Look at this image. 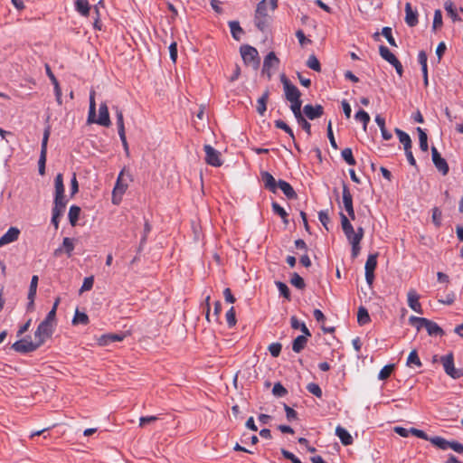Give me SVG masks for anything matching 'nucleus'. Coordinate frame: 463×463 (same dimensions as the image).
Instances as JSON below:
<instances>
[{"mask_svg": "<svg viewBox=\"0 0 463 463\" xmlns=\"http://www.w3.org/2000/svg\"><path fill=\"white\" fill-rule=\"evenodd\" d=\"M290 325L293 329H300L306 335H311L309 329L304 322H300L295 316L290 318Z\"/></svg>", "mask_w": 463, "mask_h": 463, "instance_id": "e433bc0d", "label": "nucleus"}, {"mask_svg": "<svg viewBox=\"0 0 463 463\" xmlns=\"http://www.w3.org/2000/svg\"><path fill=\"white\" fill-rule=\"evenodd\" d=\"M442 24V13L439 9H437L434 12L432 29L437 30L438 28L441 27Z\"/></svg>", "mask_w": 463, "mask_h": 463, "instance_id": "864d4df0", "label": "nucleus"}, {"mask_svg": "<svg viewBox=\"0 0 463 463\" xmlns=\"http://www.w3.org/2000/svg\"><path fill=\"white\" fill-rule=\"evenodd\" d=\"M19 235L20 230L18 228H9V230L0 238V247L17 241Z\"/></svg>", "mask_w": 463, "mask_h": 463, "instance_id": "a211bd4d", "label": "nucleus"}, {"mask_svg": "<svg viewBox=\"0 0 463 463\" xmlns=\"http://www.w3.org/2000/svg\"><path fill=\"white\" fill-rule=\"evenodd\" d=\"M310 336L311 335H306L304 334L302 335L297 336L292 343V350L295 353H300L306 347L308 337Z\"/></svg>", "mask_w": 463, "mask_h": 463, "instance_id": "c756f323", "label": "nucleus"}, {"mask_svg": "<svg viewBox=\"0 0 463 463\" xmlns=\"http://www.w3.org/2000/svg\"><path fill=\"white\" fill-rule=\"evenodd\" d=\"M290 283L298 289H303L306 287L304 279L297 272H294L292 274Z\"/></svg>", "mask_w": 463, "mask_h": 463, "instance_id": "c03bdc74", "label": "nucleus"}, {"mask_svg": "<svg viewBox=\"0 0 463 463\" xmlns=\"http://www.w3.org/2000/svg\"><path fill=\"white\" fill-rule=\"evenodd\" d=\"M48 137H49V130L46 129L44 131V135H43V137L41 155H40V158H39V162H38V165H39V174L41 175H44V171H45L46 146H47Z\"/></svg>", "mask_w": 463, "mask_h": 463, "instance_id": "f3484780", "label": "nucleus"}, {"mask_svg": "<svg viewBox=\"0 0 463 463\" xmlns=\"http://www.w3.org/2000/svg\"><path fill=\"white\" fill-rule=\"evenodd\" d=\"M277 0H261L258 4L254 23L260 31L264 32L268 28L270 20L268 12L269 10L274 11L277 8Z\"/></svg>", "mask_w": 463, "mask_h": 463, "instance_id": "f257e3e1", "label": "nucleus"}, {"mask_svg": "<svg viewBox=\"0 0 463 463\" xmlns=\"http://www.w3.org/2000/svg\"><path fill=\"white\" fill-rule=\"evenodd\" d=\"M272 210L273 212L279 215L281 217V219H285L286 217H288V213L287 212L284 210L283 207H281L278 203L276 202H273L272 203Z\"/></svg>", "mask_w": 463, "mask_h": 463, "instance_id": "774afa93", "label": "nucleus"}, {"mask_svg": "<svg viewBox=\"0 0 463 463\" xmlns=\"http://www.w3.org/2000/svg\"><path fill=\"white\" fill-rule=\"evenodd\" d=\"M444 8L449 17L454 21H461V18L458 15L454 4L450 1H447L444 4Z\"/></svg>", "mask_w": 463, "mask_h": 463, "instance_id": "a19ab883", "label": "nucleus"}, {"mask_svg": "<svg viewBox=\"0 0 463 463\" xmlns=\"http://www.w3.org/2000/svg\"><path fill=\"white\" fill-rule=\"evenodd\" d=\"M342 197H343V204H344L345 210L347 212L350 219L354 220L355 213H354V206H353V196L350 193L348 186L345 184H343Z\"/></svg>", "mask_w": 463, "mask_h": 463, "instance_id": "f8f14e48", "label": "nucleus"}, {"mask_svg": "<svg viewBox=\"0 0 463 463\" xmlns=\"http://www.w3.org/2000/svg\"><path fill=\"white\" fill-rule=\"evenodd\" d=\"M278 187L283 192L288 199L297 198V193L291 186V184L284 180L278 181Z\"/></svg>", "mask_w": 463, "mask_h": 463, "instance_id": "cd10ccee", "label": "nucleus"}, {"mask_svg": "<svg viewBox=\"0 0 463 463\" xmlns=\"http://www.w3.org/2000/svg\"><path fill=\"white\" fill-rule=\"evenodd\" d=\"M423 320H428V319L425 317H419L411 316L409 318V323H410V325L414 326L417 329V331H420L421 328H425V323L421 322Z\"/></svg>", "mask_w": 463, "mask_h": 463, "instance_id": "49530a36", "label": "nucleus"}, {"mask_svg": "<svg viewBox=\"0 0 463 463\" xmlns=\"http://www.w3.org/2000/svg\"><path fill=\"white\" fill-rule=\"evenodd\" d=\"M269 90L263 92V94L258 99L257 111L260 115L263 116L267 110V101L269 99Z\"/></svg>", "mask_w": 463, "mask_h": 463, "instance_id": "c9c22d12", "label": "nucleus"}, {"mask_svg": "<svg viewBox=\"0 0 463 463\" xmlns=\"http://www.w3.org/2000/svg\"><path fill=\"white\" fill-rule=\"evenodd\" d=\"M307 66L315 71H321V65L318 61V59L314 55H310L307 61Z\"/></svg>", "mask_w": 463, "mask_h": 463, "instance_id": "de8ad7c7", "label": "nucleus"}, {"mask_svg": "<svg viewBox=\"0 0 463 463\" xmlns=\"http://www.w3.org/2000/svg\"><path fill=\"white\" fill-rule=\"evenodd\" d=\"M274 124H275V127H276L277 128L282 129V130H284L287 134H288V136H289V137L292 138V140L294 141V146H295V147H296L298 150H299V146H298V144L296 143V141H295V136H294V133H293V131H292L291 128H290L288 124H286L283 120H281V119L275 120Z\"/></svg>", "mask_w": 463, "mask_h": 463, "instance_id": "f704fd0d", "label": "nucleus"}, {"mask_svg": "<svg viewBox=\"0 0 463 463\" xmlns=\"http://www.w3.org/2000/svg\"><path fill=\"white\" fill-rule=\"evenodd\" d=\"M382 34L384 36L390 45L397 47V43L392 36V28L385 26L382 29Z\"/></svg>", "mask_w": 463, "mask_h": 463, "instance_id": "3c124183", "label": "nucleus"}, {"mask_svg": "<svg viewBox=\"0 0 463 463\" xmlns=\"http://www.w3.org/2000/svg\"><path fill=\"white\" fill-rule=\"evenodd\" d=\"M432 161L435 167L443 175H446L449 173V165L447 161L440 156L435 146L431 147Z\"/></svg>", "mask_w": 463, "mask_h": 463, "instance_id": "ddd939ff", "label": "nucleus"}, {"mask_svg": "<svg viewBox=\"0 0 463 463\" xmlns=\"http://www.w3.org/2000/svg\"><path fill=\"white\" fill-rule=\"evenodd\" d=\"M335 435L339 438L342 444L345 446L351 445L353 443V438L351 434L340 425L335 428Z\"/></svg>", "mask_w": 463, "mask_h": 463, "instance_id": "c85d7f7f", "label": "nucleus"}, {"mask_svg": "<svg viewBox=\"0 0 463 463\" xmlns=\"http://www.w3.org/2000/svg\"><path fill=\"white\" fill-rule=\"evenodd\" d=\"M405 23L410 27H414L418 24V12L417 10H412L410 3L405 5Z\"/></svg>", "mask_w": 463, "mask_h": 463, "instance_id": "b1692460", "label": "nucleus"}, {"mask_svg": "<svg viewBox=\"0 0 463 463\" xmlns=\"http://www.w3.org/2000/svg\"><path fill=\"white\" fill-rule=\"evenodd\" d=\"M432 222L436 227L441 225V211L437 207L432 210Z\"/></svg>", "mask_w": 463, "mask_h": 463, "instance_id": "338daca9", "label": "nucleus"}, {"mask_svg": "<svg viewBox=\"0 0 463 463\" xmlns=\"http://www.w3.org/2000/svg\"><path fill=\"white\" fill-rule=\"evenodd\" d=\"M203 150L205 152V162L215 167H219L222 165L221 159V153L213 148L211 145H204Z\"/></svg>", "mask_w": 463, "mask_h": 463, "instance_id": "9d476101", "label": "nucleus"}, {"mask_svg": "<svg viewBox=\"0 0 463 463\" xmlns=\"http://www.w3.org/2000/svg\"><path fill=\"white\" fill-rule=\"evenodd\" d=\"M116 118H117V126H118V132L123 133L125 132V126H124V118H123V113L122 111L116 108Z\"/></svg>", "mask_w": 463, "mask_h": 463, "instance_id": "5fc2aeb1", "label": "nucleus"}, {"mask_svg": "<svg viewBox=\"0 0 463 463\" xmlns=\"http://www.w3.org/2000/svg\"><path fill=\"white\" fill-rule=\"evenodd\" d=\"M407 365L410 367H411L413 365L417 366V367H420L422 365L416 350H412L410 353V354L407 358Z\"/></svg>", "mask_w": 463, "mask_h": 463, "instance_id": "37998d69", "label": "nucleus"}, {"mask_svg": "<svg viewBox=\"0 0 463 463\" xmlns=\"http://www.w3.org/2000/svg\"><path fill=\"white\" fill-rule=\"evenodd\" d=\"M73 241H74L73 239H71V238H64L63 239L62 246H63V249L65 250V251L67 252V254L69 256H71V251L74 249Z\"/></svg>", "mask_w": 463, "mask_h": 463, "instance_id": "69168bd1", "label": "nucleus"}, {"mask_svg": "<svg viewBox=\"0 0 463 463\" xmlns=\"http://www.w3.org/2000/svg\"><path fill=\"white\" fill-rule=\"evenodd\" d=\"M226 321L231 328L236 325L235 309L232 307L226 313Z\"/></svg>", "mask_w": 463, "mask_h": 463, "instance_id": "052dcab7", "label": "nucleus"}, {"mask_svg": "<svg viewBox=\"0 0 463 463\" xmlns=\"http://www.w3.org/2000/svg\"><path fill=\"white\" fill-rule=\"evenodd\" d=\"M124 337V334H106L99 336L97 341L99 345L106 346L114 342H120Z\"/></svg>", "mask_w": 463, "mask_h": 463, "instance_id": "412c9836", "label": "nucleus"}, {"mask_svg": "<svg viewBox=\"0 0 463 463\" xmlns=\"http://www.w3.org/2000/svg\"><path fill=\"white\" fill-rule=\"evenodd\" d=\"M42 345L34 339V341L21 339L13 344L12 348L18 353H29L36 350Z\"/></svg>", "mask_w": 463, "mask_h": 463, "instance_id": "1a4fd4ad", "label": "nucleus"}, {"mask_svg": "<svg viewBox=\"0 0 463 463\" xmlns=\"http://www.w3.org/2000/svg\"><path fill=\"white\" fill-rule=\"evenodd\" d=\"M377 257L378 254H370L365 262L364 269H365V280L367 284L371 287L373 285L374 279V270L377 266Z\"/></svg>", "mask_w": 463, "mask_h": 463, "instance_id": "9b49d317", "label": "nucleus"}, {"mask_svg": "<svg viewBox=\"0 0 463 463\" xmlns=\"http://www.w3.org/2000/svg\"><path fill=\"white\" fill-rule=\"evenodd\" d=\"M279 64V60L273 52H270L267 54L263 61L262 72L266 73L269 78L271 77L270 69L273 67H278Z\"/></svg>", "mask_w": 463, "mask_h": 463, "instance_id": "2eb2a0df", "label": "nucleus"}, {"mask_svg": "<svg viewBox=\"0 0 463 463\" xmlns=\"http://www.w3.org/2000/svg\"><path fill=\"white\" fill-rule=\"evenodd\" d=\"M275 284H276L280 295H282L285 298L289 300L290 299V291H289L288 287L281 281H276Z\"/></svg>", "mask_w": 463, "mask_h": 463, "instance_id": "603ef678", "label": "nucleus"}, {"mask_svg": "<svg viewBox=\"0 0 463 463\" xmlns=\"http://www.w3.org/2000/svg\"><path fill=\"white\" fill-rule=\"evenodd\" d=\"M240 51L245 64L251 65L255 69L259 67L260 60L256 48L250 45H242Z\"/></svg>", "mask_w": 463, "mask_h": 463, "instance_id": "423d86ee", "label": "nucleus"}, {"mask_svg": "<svg viewBox=\"0 0 463 463\" xmlns=\"http://www.w3.org/2000/svg\"><path fill=\"white\" fill-rule=\"evenodd\" d=\"M430 443L442 450L451 449L455 452L463 455V444L456 440L449 441L440 436H434L430 439Z\"/></svg>", "mask_w": 463, "mask_h": 463, "instance_id": "20e7f679", "label": "nucleus"}, {"mask_svg": "<svg viewBox=\"0 0 463 463\" xmlns=\"http://www.w3.org/2000/svg\"><path fill=\"white\" fill-rule=\"evenodd\" d=\"M379 53L383 60L392 65L398 61L396 56L384 45H380Z\"/></svg>", "mask_w": 463, "mask_h": 463, "instance_id": "473e14b6", "label": "nucleus"}, {"mask_svg": "<svg viewBox=\"0 0 463 463\" xmlns=\"http://www.w3.org/2000/svg\"><path fill=\"white\" fill-rule=\"evenodd\" d=\"M261 181L263 182L264 187L271 193H276L278 188V182L269 172H261Z\"/></svg>", "mask_w": 463, "mask_h": 463, "instance_id": "5701e85b", "label": "nucleus"}, {"mask_svg": "<svg viewBox=\"0 0 463 463\" xmlns=\"http://www.w3.org/2000/svg\"><path fill=\"white\" fill-rule=\"evenodd\" d=\"M45 70L46 73L51 79L53 86H54V94L58 98V80L56 79L54 73L52 71L50 66L48 64H45Z\"/></svg>", "mask_w": 463, "mask_h": 463, "instance_id": "bf43d9fd", "label": "nucleus"}, {"mask_svg": "<svg viewBox=\"0 0 463 463\" xmlns=\"http://www.w3.org/2000/svg\"><path fill=\"white\" fill-rule=\"evenodd\" d=\"M422 323H425V329L430 336L436 335H443V329L435 322L431 320H423Z\"/></svg>", "mask_w": 463, "mask_h": 463, "instance_id": "bb28decb", "label": "nucleus"}, {"mask_svg": "<svg viewBox=\"0 0 463 463\" xmlns=\"http://www.w3.org/2000/svg\"><path fill=\"white\" fill-rule=\"evenodd\" d=\"M298 124L303 128V130L308 135H311V124L305 118L301 112V109L292 111Z\"/></svg>", "mask_w": 463, "mask_h": 463, "instance_id": "a878e982", "label": "nucleus"}, {"mask_svg": "<svg viewBox=\"0 0 463 463\" xmlns=\"http://www.w3.org/2000/svg\"><path fill=\"white\" fill-rule=\"evenodd\" d=\"M318 219L322 225L326 229V231H329L328 223L330 222V218L328 216L327 211H320L318 213Z\"/></svg>", "mask_w": 463, "mask_h": 463, "instance_id": "e2e57ef3", "label": "nucleus"}, {"mask_svg": "<svg viewBox=\"0 0 463 463\" xmlns=\"http://www.w3.org/2000/svg\"><path fill=\"white\" fill-rule=\"evenodd\" d=\"M54 184V198H53V208H52V223L54 225L55 229H58V175L53 179Z\"/></svg>", "mask_w": 463, "mask_h": 463, "instance_id": "393cba45", "label": "nucleus"}, {"mask_svg": "<svg viewBox=\"0 0 463 463\" xmlns=\"http://www.w3.org/2000/svg\"><path fill=\"white\" fill-rule=\"evenodd\" d=\"M131 181L132 177L130 173L125 168L122 169L117 178V182L113 189L112 202L114 204L119 203L123 194L128 186V183Z\"/></svg>", "mask_w": 463, "mask_h": 463, "instance_id": "7ed1b4c3", "label": "nucleus"}, {"mask_svg": "<svg viewBox=\"0 0 463 463\" xmlns=\"http://www.w3.org/2000/svg\"><path fill=\"white\" fill-rule=\"evenodd\" d=\"M97 124L103 126V127H109L111 124V121L109 118V108L106 103H101L99 105Z\"/></svg>", "mask_w": 463, "mask_h": 463, "instance_id": "6ab92c4d", "label": "nucleus"}, {"mask_svg": "<svg viewBox=\"0 0 463 463\" xmlns=\"http://www.w3.org/2000/svg\"><path fill=\"white\" fill-rule=\"evenodd\" d=\"M340 218H341V226L342 230L348 241V242L352 244H360L361 239L360 237L354 232V229L348 219V217L344 214L343 213H340Z\"/></svg>", "mask_w": 463, "mask_h": 463, "instance_id": "39448f33", "label": "nucleus"}, {"mask_svg": "<svg viewBox=\"0 0 463 463\" xmlns=\"http://www.w3.org/2000/svg\"><path fill=\"white\" fill-rule=\"evenodd\" d=\"M53 332V324L45 320L42 321L34 332V339L41 345L48 339Z\"/></svg>", "mask_w": 463, "mask_h": 463, "instance_id": "6e6552de", "label": "nucleus"}, {"mask_svg": "<svg viewBox=\"0 0 463 463\" xmlns=\"http://www.w3.org/2000/svg\"><path fill=\"white\" fill-rule=\"evenodd\" d=\"M282 345L279 343H272L269 345V351L273 357H278L281 352Z\"/></svg>", "mask_w": 463, "mask_h": 463, "instance_id": "0e129e2a", "label": "nucleus"}, {"mask_svg": "<svg viewBox=\"0 0 463 463\" xmlns=\"http://www.w3.org/2000/svg\"><path fill=\"white\" fill-rule=\"evenodd\" d=\"M417 132L419 134V140H420V148L423 151V152H427L428 149H429V146H428V137H427V134L425 133V131L418 127L417 128Z\"/></svg>", "mask_w": 463, "mask_h": 463, "instance_id": "79ce46f5", "label": "nucleus"}, {"mask_svg": "<svg viewBox=\"0 0 463 463\" xmlns=\"http://www.w3.org/2000/svg\"><path fill=\"white\" fill-rule=\"evenodd\" d=\"M124 337V334H106L99 336L97 341L99 345L106 346L114 342H120Z\"/></svg>", "mask_w": 463, "mask_h": 463, "instance_id": "aec40b11", "label": "nucleus"}, {"mask_svg": "<svg viewBox=\"0 0 463 463\" xmlns=\"http://www.w3.org/2000/svg\"><path fill=\"white\" fill-rule=\"evenodd\" d=\"M90 8V6L88 0H76L75 9L81 15H83V16L89 15Z\"/></svg>", "mask_w": 463, "mask_h": 463, "instance_id": "4c0bfd02", "label": "nucleus"}, {"mask_svg": "<svg viewBox=\"0 0 463 463\" xmlns=\"http://www.w3.org/2000/svg\"><path fill=\"white\" fill-rule=\"evenodd\" d=\"M229 27H230L231 33H232V37L235 40L239 41L241 39V35L243 33V30L241 27L239 22L230 21Z\"/></svg>", "mask_w": 463, "mask_h": 463, "instance_id": "58836bf2", "label": "nucleus"}, {"mask_svg": "<svg viewBox=\"0 0 463 463\" xmlns=\"http://www.w3.org/2000/svg\"><path fill=\"white\" fill-rule=\"evenodd\" d=\"M342 157L343 159L349 165H355L356 162L353 156L352 149L349 147H346L342 150Z\"/></svg>", "mask_w": 463, "mask_h": 463, "instance_id": "a18cd8bd", "label": "nucleus"}, {"mask_svg": "<svg viewBox=\"0 0 463 463\" xmlns=\"http://www.w3.org/2000/svg\"><path fill=\"white\" fill-rule=\"evenodd\" d=\"M272 393L276 397H284L288 393V391L280 383H276L273 386Z\"/></svg>", "mask_w": 463, "mask_h": 463, "instance_id": "6e6d98bb", "label": "nucleus"}, {"mask_svg": "<svg viewBox=\"0 0 463 463\" xmlns=\"http://www.w3.org/2000/svg\"><path fill=\"white\" fill-rule=\"evenodd\" d=\"M326 132H327V137L329 139L331 146L334 149H337L338 146H337L336 141H335V137H334V133H333V129H332V121L331 120L328 121Z\"/></svg>", "mask_w": 463, "mask_h": 463, "instance_id": "680f3d73", "label": "nucleus"}, {"mask_svg": "<svg viewBox=\"0 0 463 463\" xmlns=\"http://www.w3.org/2000/svg\"><path fill=\"white\" fill-rule=\"evenodd\" d=\"M354 118L357 121H360V122H362L364 124V129L366 128V126H367V124L370 121L369 114L366 111L363 110V109H360L359 111H357L355 113Z\"/></svg>", "mask_w": 463, "mask_h": 463, "instance_id": "09e8293b", "label": "nucleus"}, {"mask_svg": "<svg viewBox=\"0 0 463 463\" xmlns=\"http://www.w3.org/2000/svg\"><path fill=\"white\" fill-rule=\"evenodd\" d=\"M81 213L80 207L78 205H71L69 210L68 218L71 226H76Z\"/></svg>", "mask_w": 463, "mask_h": 463, "instance_id": "2f4dec72", "label": "nucleus"}, {"mask_svg": "<svg viewBox=\"0 0 463 463\" xmlns=\"http://www.w3.org/2000/svg\"><path fill=\"white\" fill-rule=\"evenodd\" d=\"M440 362L443 365L445 373L453 379H458L463 375L460 369H457L454 366V356L452 353H449L444 356H441Z\"/></svg>", "mask_w": 463, "mask_h": 463, "instance_id": "0eeeda50", "label": "nucleus"}, {"mask_svg": "<svg viewBox=\"0 0 463 463\" xmlns=\"http://www.w3.org/2000/svg\"><path fill=\"white\" fill-rule=\"evenodd\" d=\"M428 56L426 52L420 51L418 53V62L420 64L422 77H423V84L425 87L429 85V77H428Z\"/></svg>", "mask_w": 463, "mask_h": 463, "instance_id": "4be33fe9", "label": "nucleus"}, {"mask_svg": "<svg viewBox=\"0 0 463 463\" xmlns=\"http://www.w3.org/2000/svg\"><path fill=\"white\" fill-rule=\"evenodd\" d=\"M307 390L317 398L322 397V390L318 384L310 383L307 385Z\"/></svg>", "mask_w": 463, "mask_h": 463, "instance_id": "13d9d810", "label": "nucleus"}, {"mask_svg": "<svg viewBox=\"0 0 463 463\" xmlns=\"http://www.w3.org/2000/svg\"><path fill=\"white\" fill-rule=\"evenodd\" d=\"M303 113L308 119L314 120L323 116L324 108L321 105L307 104L303 108Z\"/></svg>", "mask_w": 463, "mask_h": 463, "instance_id": "4468645a", "label": "nucleus"}, {"mask_svg": "<svg viewBox=\"0 0 463 463\" xmlns=\"http://www.w3.org/2000/svg\"><path fill=\"white\" fill-rule=\"evenodd\" d=\"M393 370H394V364H387V365L383 366L378 374V379L379 380H386L387 378L390 377V375L392 374Z\"/></svg>", "mask_w": 463, "mask_h": 463, "instance_id": "8fccbe9b", "label": "nucleus"}, {"mask_svg": "<svg viewBox=\"0 0 463 463\" xmlns=\"http://www.w3.org/2000/svg\"><path fill=\"white\" fill-rule=\"evenodd\" d=\"M394 131L399 138V141L403 145L404 150L411 148V139L410 136L400 128H395Z\"/></svg>", "mask_w": 463, "mask_h": 463, "instance_id": "72a5a7b5", "label": "nucleus"}, {"mask_svg": "<svg viewBox=\"0 0 463 463\" xmlns=\"http://www.w3.org/2000/svg\"><path fill=\"white\" fill-rule=\"evenodd\" d=\"M444 111L446 117L450 122L456 119L463 120V108L461 106L452 110L449 108H446Z\"/></svg>", "mask_w": 463, "mask_h": 463, "instance_id": "7c9ffc66", "label": "nucleus"}, {"mask_svg": "<svg viewBox=\"0 0 463 463\" xmlns=\"http://www.w3.org/2000/svg\"><path fill=\"white\" fill-rule=\"evenodd\" d=\"M407 298H408V306L413 311H415L416 313L420 314V315L423 314V310H422L421 305H420V303L419 301L420 296L416 292L415 289L411 288V289H410L408 291Z\"/></svg>", "mask_w": 463, "mask_h": 463, "instance_id": "dca6fc26", "label": "nucleus"}, {"mask_svg": "<svg viewBox=\"0 0 463 463\" xmlns=\"http://www.w3.org/2000/svg\"><path fill=\"white\" fill-rule=\"evenodd\" d=\"M370 320L371 319H370L368 310L363 306L359 307L358 312H357L358 324L361 326H364V325H366L367 323H369Z\"/></svg>", "mask_w": 463, "mask_h": 463, "instance_id": "ea45409f", "label": "nucleus"}, {"mask_svg": "<svg viewBox=\"0 0 463 463\" xmlns=\"http://www.w3.org/2000/svg\"><path fill=\"white\" fill-rule=\"evenodd\" d=\"M88 322H89V317L85 313L76 311L75 316L72 320V323L74 325H77V324L86 325Z\"/></svg>", "mask_w": 463, "mask_h": 463, "instance_id": "4d7b16f0", "label": "nucleus"}, {"mask_svg": "<svg viewBox=\"0 0 463 463\" xmlns=\"http://www.w3.org/2000/svg\"><path fill=\"white\" fill-rule=\"evenodd\" d=\"M280 81L283 84L285 99L290 102L291 111L300 109L302 107V100L300 99L301 92L299 90L290 82L285 74L280 76Z\"/></svg>", "mask_w": 463, "mask_h": 463, "instance_id": "f03ea898", "label": "nucleus"}]
</instances>
